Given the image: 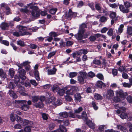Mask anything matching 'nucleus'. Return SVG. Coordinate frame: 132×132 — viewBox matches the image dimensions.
<instances>
[{"label": "nucleus", "instance_id": "nucleus-1", "mask_svg": "<svg viewBox=\"0 0 132 132\" xmlns=\"http://www.w3.org/2000/svg\"><path fill=\"white\" fill-rule=\"evenodd\" d=\"M13 102L15 107H20L21 109L23 111H27L29 108L28 105L26 104L27 101L26 100H15Z\"/></svg>", "mask_w": 132, "mask_h": 132}, {"label": "nucleus", "instance_id": "nucleus-2", "mask_svg": "<svg viewBox=\"0 0 132 132\" xmlns=\"http://www.w3.org/2000/svg\"><path fill=\"white\" fill-rule=\"evenodd\" d=\"M116 97H114L113 101L115 102H117L120 101V98L122 99L125 98L128 95L126 92H123L122 89H119L116 92Z\"/></svg>", "mask_w": 132, "mask_h": 132}, {"label": "nucleus", "instance_id": "nucleus-3", "mask_svg": "<svg viewBox=\"0 0 132 132\" xmlns=\"http://www.w3.org/2000/svg\"><path fill=\"white\" fill-rule=\"evenodd\" d=\"M84 33V32H81V31H78V33L75 35L74 36L76 39L80 42L83 43L84 41L82 39L87 38L90 34V33L89 32H86L85 34Z\"/></svg>", "mask_w": 132, "mask_h": 132}, {"label": "nucleus", "instance_id": "nucleus-4", "mask_svg": "<svg viewBox=\"0 0 132 132\" xmlns=\"http://www.w3.org/2000/svg\"><path fill=\"white\" fill-rule=\"evenodd\" d=\"M28 6L30 7V9H34L32 11L31 13L32 16L35 17H36L39 16L40 15V13L38 11L37 7L33 6L32 3L28 4Z\"/></svg>", "mask_w": 132, "mask_h": 132}, {"label": "nucleus", "instance_id": "nucleus-5", "mask_svg": "<svg viewBox=\"0 0 132 132\" xmlns=\"http://www.w3.org/2000/svg\"><path fill=\"white\" fill-rule=\"evenodd\" d=\"M80 75L78 77V80L81 84H83L84 83V80L87 78V73L85 72H80Z\"/></svg>", "mask_w": 132, "mask_h": 132}, {"label": "nucleus", "instance_id": "nucleus-6", "mask_svg": "<svg viewBox=\"0 0 132 132\" xmlns=\"http://www.w3.org/2000/svg\"><path fill=\"white\" fill-rule=\"evenodd\" d=\"M65 88L66 89L65 92L67 94L72 95L74 92L76 91V87L74 86L67 87Z\"/></svg>", "mask_w": 132, "mask_h": 132}, {"label": "nucleus", "instance_id": "nucleus-7", "mask_svg": "<svg viewBox=\"0 0 132 132\" xmlns=\"http://www.w3.org/2000/svg\"><path fill=\"white\" fill-rule=\"evenodd\" d=\"M18 73L19 77L22 80H24L26 78L25 76L26 72L24 69L22 68H19L18 70Z\"/></svg>", "mask_w": 132, "mask_h": 132}, {"label": "nucleus", "instance_id": "nucleus-8", "mask_svg": "<svg viewBox=\"0 0 132 132\" xmlns=\"http://www.w3.org/2000/svg\"><path fill=\"white\" fill-rule=\"evenodd\" d=\"M16 84L17 87L18 88V92L20 94L23 96H27V94L25 92V90L24 87H22L21 85L19 84Z\"/></svg>", "mask_w": 132, "mask_h": 132}, {"label": "nucleus", "instance_id": "nucleus-9", "mask_svg": "<svg viewBox=\"0 0 132 132\" xmlns=\"http://www.w3.org/2000/svg\"><path fill=\"white\" fill-rule=\"evenodd\" d=\"M114 107L116 109H117L116 111V112L118 114H120L121 112H122V110L123 111H125L126 110L125 107L123 106L121 107L118 104H115Z\"/></svg>", "mask_w": 132, "mask_h": 132}, {"label": "nucleus", "instance_id": "nucleus-10", "mask_svg": "<svg viewBox=\"0 0 132 132\" xmlns=\"http://www.w3.org/2000/svg\"><path fill=\"white\" fill-rule=\"evenodd\" d=\"M114 95V93L112 90L109 89L107 91L106 94L107 98L109 99H111Z\"/></svg>", "mask_w": 132, "mask_h": 132}, {"label": "nucleus", "instance_id": "nucleus-11", "mask_svg": "<svg viewBox=\"0 0 132 132\" xmlns=\"http://www.w3.org/2000/svg\"><path fill=\"white\" fill-rule=\"evenodd\" d=\"M67 130L66 128L62 125H61L59 126V129L55 131H54L52 132H67Z\"/></svg>", "mask_w": 132, "mask_h": 132}, {"label": "nucleus", "instance_id": "nucleus-12", "mask_svg": "<svg viewBox=\"0 0 132 132\" xmlns=\"http://www.w3.org/2000/svg\"><path fill=\"white\" fill-rule=\"evenodd\" d=\"M119 8L120 10L124 13H128L129 11V9L125 8L123 5H119Z\"/></svg>", "mask_w": 132, "mask_h": 132}, {"label": "nucleus", "instance_id": "nucleus-13", "mask_svg": "<svg viewBox=\"0 0 132 132\" xmlns=\"http://www.w3.org/2000/svg\"><path fill=\"white\" fill-rule=\"evenodd\" d=\"M13 35L16 36H18L20 35L23 36L26 35H31V34L30 33L27 32H23L21 33L19 32H15L13 33Z\"/></svg>", "mask_w": 132, "mask_h": 132}, {"label": "nucleus", "instance_id": "nucleus-14", "mask_svg": "<svg viewBox=\"0 0 132 132\" xmlns=\"http://www.w3.org/2000/svg\"><path fill=\"white\" fill-rule=\"evenodd\" d=\"M9 26V23L3 22L1 24L0 27L2 29L5 30L7 29Z\"/></svg>", "mask_w": 132, "mask_h": 132}, {"label": "nucleus", "instance_id": "nucleus-15", "mask_svg": "<svg viewBox=\"0 0 132 132\" xmlns=\"http://www.w3.org/2000/svg\"><path fill=\"white\" fill-rule=\"evenodd\" d=\"M86 123L90 128L93 129H94L95 128V124L91 121L87 120H86Z\"/></svg>", "mask_w": 132, "mask_h": 132}, {"label": "nucleus", "instance_id": "nucleus-16", "mask_svg": "<svg viewBox=\"0 0 132 132\" xmlns=\"http://www.w3.org/2000/svg\"><path fill=\"white\" fill-rule=\"evenodd\" d=\"M57 70V69L54 66L52 69L48 70V75H54L55 74Z\"/></svg>", "mask_w": 132, "mask_h": 132}, {"label": "nucleus", "instance_id": "nucleus-17", "mask_svg": "<svg viewBox=\"0 0 132 132\" xmlns=\"http://www.w3.org/2000/svg\"><path fill=\"white\" fill-rule=\"evenodd\" d=\"M96 86L100 88H101L102 86L105 87L106 85L101 81H97Z\"/></svg>", "mask_w": 132, "mask_h": 132}, {"label": "nucleus", "instance_id": "nucleus-18", "mask_svg": "<svg viewBox=\"0 0 132 132\" xmlns=\"http://www.w3.org/2000/svg\"><path fill=\"white\" fill-rule=\"evenodd\" d=\"M55 121H56L57 122L59 123H62V122L63 123V125L65 126H67L69 124V121L68 120H66L64 121H63L61 120L55 119Z\"/></svg>", "mask_w": 132, "mask_h": 132}, {"label": "nucleus", "instance_id": "nucleus-19", "mask_svg": "<svg viewBox=\"0 0 132 132\" xmlns=\"http://www.w3.org/2000/svg\"><path fill=\"white\" fill-rule=\"evenodd\" d=\"M117 127L118 129L120 130L123 132H128V131L126 129V128L124 126L119 125H117Z\"/></svg>", "mask_w": 132, "mask_h": 132}, {"label": "nucleus", "instance_id": "nucleus-20", "mask_svg": "<svg viewBox=\"0 0 132 132\" xmlns=\"http://www.w3.org/2000/svg\"><path fill=\"white\" fill-rule=\"evenodd\" d=\"M29 97L32 98V101L33 102L35 103L38 101L39 99V97L37 96H32L31 94L29 95Z\"/></svg>", "mask_w": 132, "mask_h": 132}, {"label": "nucleus", "instance_id": "nucleus-21", "mask_svg": "<svg viewBox=\"0 0 132 132\" xmlns=\"http://www.w3.org/2000/svg\"><path fill=\"white\" fill-rule=\"evenodd\" d=\"M17 28H18L19 31V32L22 33L24 32L26 29V28L23 26H18L17 27Z\"/></svg>", "mask_w": 132, "mask_h": 132}, {"label": "nucleus", "instance_id": "nucleus-22", "mask_svg": "<svg viewBox=\"0 0 132 132\" xmlns=\"http://www.w3.org/2000/svg\"><path fill=\"white\" fill-rule=\"evenodd\" d=\"M22 125L24 126L27 125H31L33 124V123L31 121H29V120L26 119L24 120L22 122Z\"/></svg>", "mask_w": 132, "mask_h": 132}, {"label": "nucleus", "instance_id": "nucleus-23", "mask_svg": "<svg viewBox=\"0 0 132 132\" xmlns=\"http://www.w3.org/2000/svg\"><path fill=\"white\" fill-rule=\"evenodd\" d=\"M86 27V24L85 23L82 24L80 26L78 31H81V32L85 33V28Z\"/></svg>", "mask_w": 132, "mask_h": 132}, {"label": "nucleus", "instance_id": "nucleus-24", "mask_svg": "<svg viewBox=\"0 0 132 132\" xmlns=\"http://www.w3.org/2000/svg\"><path fill=\"white\" fill-rule=\"evenodd\" d=\"M127 34L129 35L132 36V27L130 26H127Z\"/></svg>", "mask_w": 132, "mask_h": 132}, {"label": "nucleus", "instance_id": "nucleus-25", "mask_svg": "<svg viewBox=\"0 0 132 132\" xmlns=\"http://www.w3.org/2000/svg\"><path fill=\"white\" fill-rule=\"evenodd\" d=\"M88 51L86 49H81L78 51V54L79 55H81L82 54L84 55H86L87 54Z\"/></svg>", "mask_w": 132, "mask_h": 132}, {"label": "nucleus", "instance_id": "nucleus-26", "mask_svg": "<svg viewBox=\"0 0 132 132\" xmlns=\"http://www.w3.org/2000/svg\"><path fill=\"white\" fill-rule=\"evenodd\" d=\"M76 14L75 13H74L72 12L71 9H69V12L67 15L68 17H74L76 16Z\"/></svg>", "mask_w": 132, "mask_h": 132}, {"label": "nucleus", "instance_id": "nucleus-27", "mask_svg": "<svg viewBox=\"0 0 132 132\" xmlns=\"http://www.w3.org/2000/svg\"><path fill=\"white\" fill-rule=\"evenodd\" d=\"M9 94L11 96L14 98H17V96L15 93L12 90H10L9 91Z\"/></svg>", "mask_w": 132, "mask_h": 132}, {"label": "nucleus", "instance_id": "nucleus-28", "mask_svg": "<svg viewBox=\"0 0 132 132\" xmlns=\"http://www.w3.org/2000/svg\"><path fill=\"white\" fill-rule=\"evenodd\" d=\"M124 111H123L121 112V113L120 116V117L123 119H125L128 117L127 114L123 112Z\"/></svg>", "mask_w": 132, "mask_h": 132}, {"label": "nucleus", "instance_id": "nucleus-29", "mask_svg": "<svg viewBox=\"0 0 132 132\" xmlns=\"http://www.w3.org/2000/svg\"><path fill=\"white\" fill-rule=\"evenodd\" d=\"M75 97L76 100L77 101L80 102L81 101V97L79 93H76L75 95Z\"/></svg>", "mask_w": 132, "mask_h": 132}, {"label": "nucleus", "instance_id": "nucleus-30", "mask_svg": "<svg viewBox=\"0 0 132 132\" xmlns=\"http://www.w3.org/2000/svg\"><path fill=\"white\" fill-rule=\"evenodd\" d=\"M124 5L126 8H128L131 6L132 4L129 2L127 1L124 2Z\"/></svg>", "mask_w": 132, "mask_h": 132}, {"label": "nucleus", "instance_id": "nucleus-31", "mask_svg": "<svg viewBox=\"0 0 132 132\" xmlns=\"http://www.w3.org/2000/svg\"><path fill=\"white\" fill-rule=\"evenodd\" d=\"M34 106L36 108H41L44 107V105L42 102H41L35 104H34Z\"/></svg>", "mask_w": 132, "mask_h": 132}, {"label": "nucleus", "instance_id": "nucleus-32", "mask_svg": "<svg viewBox=\"0 0 132 132\" xmlns=\"http://www.w3.org/2000/svg\"><path fill=\"white\" fill-rule=\"evenodd\" d=\"M97 104L94 101H93L92 102V107L94 110H97L98 109V107L97 105Z\"/></svg>", "mask_w": 132, "mask_h": 132}, {"label": "nucleus", "instance_id": "nucleus-33", "mask_svg": "<svg viewBox=\"0 0 132 132\" xmlns=\"http://www.w3.org/2000/svg\"><path fill=\"white\" fill-rule=\"evenodd\" d=\"M34 75L36 80H40L39 77V73L38 70H35Z\"/></svg>", "mask_w": 132, "mask_h": 132}, {"label": "nucleus", "instance_id": "nucleus-34", "mask_svg": "<svg viewBox=\"0 0 132 132\" xmlns=\"http://www.w3.org/2000/svg\"><path fill=\"white\" fill-rule=\"evenodd\" d=\"M124 27V25L123 24H121L118 30V33L121 34L122 32Z\"/></svg>", "mask_w": 132, "mask_h": 132}, {"label": "nucleus", "instance_id": "nucleus-35", "mask_svg": "<svg viewBox=\"0 0 132 132\" xmlns=\"http://www.w3.org/2000/svg\"><path fill=\"white\" fill-rule=\"evenodd\" d=\"M110 16L112 19H115L116 17V14L115 12H111L110 14Z\"/></svg>", "mask_w": 132, "mask_h": 132}, {"label": "nucleus", "instance_id": "nucleus-36", "mask_svg": "<svg viewBox=\"0 0 132 132\" xmlns=\"http://www.w3.org/2000/svg\"><path fill=\"white\" fill-rule=\"evenodd\" d=\"M66 89L64 88L63 89H61L59 90V93L61 96H63L64 93L65 92V90Z\"/></svg>", "mask_w": 132, "mask_h": 132}, {"label": "nucleus", "instance_id": "nucleus-37", "mask_svg": "<svg viewBox=\"0 0 132 132\" xmlns=\"http://www.w3.org/2000/svg\"><path fill=\"white\" fill-rule=\"evenodd\" d=\"M94 95V97L96 100H101L102 99V96L99 94H95Z\"/></svg>", "mask_w": 132, "mask_h": 132}, {"label": "nucleus", "instance_id": "nucleus-38", "mask_svg": "<svg viewBox=\"0 0 132 132\" xmlns=\"http://www.w3.org/2000/svg\"><path fill=\"white\" fill-rule=\"evenodd\" d=\"M56 51H53L50 52L48 54L47 58L48 59L51 58L52 57L54 56L55 54Z\"/></svg>", "mask_w": 132, "mask_h": 132}, {"label": "nucleus", "instance_id": "nucleus-39", "mask_svg": "<svg viewBox=\"0 0 132 132\" xmlns=\"http://www.w3.org/2000/svg\"><path fill=\"white\" fill-rule=\"evenodd\" d=\"M126 68L125 66H120L119 68V70L121 72H126Z\"/></svg>", "mask_w": 132, "mask_h": 132}, {"label": "nucleus", "instance_id": "nucleus-40", "mask_svg": "<svg viewBox=\"0 0 132 132\" xmlns=\"http://www.w3.org/2000/svg\"><path fill=\"white\" fill-rule=\"evenodd\" d=\"M9 74L11 76V78H12L14 74V71L13 69H9Z\"/></svg>", "mask_w": 132, "mask_h": 132}, {"label": "nucleus", "instance_id": "nucleus-41", "mask_svg": "<svg viewBox=\"0 0 132 132\" xmlns=\"http://www.w3.org/2000/svg\"><path fill=\"white\" fill-rule=\"evenodd\" d=\"M87 117L86 113L85 112H83L82 114V118L83 119L84 121H86L87 120Z\"/></svg>", "mask_w": 132, "mask_h": 132}, {"label": "nucleus", "instance_id": "nucleus-42", "mask_svg": "<svg viewBox=\"0 0 132 132\" xmlns=\"http://www.w3.org/2000/svg\"><path fill=\"white\" fill-rule=\"evenodd\" d=\"M113 29L110 28L107 33L108 35L109 36H112L113 34Z\"/></svg>", "mask_w": 132, "mask_h": 132}, {"label": "nucleus", "instance_id": "nucleus-43", "mask_svg": "<svg viewBox=\"0 0 132 132\" xmlns=\"http://www.w3.org/2000/svg\"><path fill=\"white\" fill-rule=\"evenodd\" d=\"M60 115V117H62L63 118H67L68 116V114L66 112H64L61 113Z\"/></svg>", "mask_w": 132, "mask_h": 132}, {"label": "nucleus", "instance_id": "nucleus-44", "mask_svg": "<svg viewBox=\"0 0 132 132\" xmlns=\"http://www.w3.org/2000/svg\"><path fill=\"white\" fill-rule=\"evenodd\" d=\"M5 9L6 14L7 15L9 14L10 13H11L10 9L9 7L6 6L5 7Z\"/></svg>", "mask_w": 132, "mask_h": 132}, {"label": "nucleus", "instance_id": "nucleus-45", "mask_svg": "<svg viewBox=\"0 0 132 132\" xmlns=\"http://www.w3.org/2000/svg\"><path fill=\"white\" fill-rule=\"evenodd\" d=\"M87 76L89 77L92 78L95 76V74L93 72L90 71L88 73Z\"/></svg>", "mask_w": 132, "mask_h": 132}, {"label": "nucleus", "instance_id": "nucleus-46", "mask_svg": "<svg viewBox=\"0 0 132 132\" xmlns=\"http://www.w3.org/2000/svg\"><path fill=\"white\" fill-rule=\"evenodd\" d=\"M68 116L70 117L73 118H75L76 116L75 114L73 113L72 111H70L69 112Z\"/></svg>", "mask_w": 132, "mask_h": 132}, {"label": "nucleus", "instance_id": "nucleus-47", "mask_svg": "<svg viewBox=\"0 0 132 132\" xmlns=\"http://www.w3.org/2000/svg\"><path fill=\"white\" fill-rule=\"evenodd\" d=\"M59 88L57 86H52V89L54 92H57L59 90Z\"/></svg>", "mask_w": 132, "mask_h": 132}, {"label": "nucleus", "instance_id": "nucleus-48", "mask_svg": "<svg viewBox=\"0 0 132 132\" xmlns=\"http://www.w3.org/2000/svg\"><path fill=\"white\" fill-rule=\"evenodd\" d=\"M16 120L17 121V122L19 123H22L23 120L22 118L16 115Z\"/></svg>", "mask_w": 132, "mask_h": 132}, {"label": "nucleus", "instance_id": "nucleus-49", "mask_svg": "<svg viewBox=\"0 0 132 132\" xmlns=\"http://www.w3.org/2000/svg\"><path fill=\"white\" fill-rule=\"evenodd\" d=\"M10 118L12 122H14L15 120L14 116V113H12L10 115Z\"/></svg>", "mask_w": 132, "mask_h": 132}, {"label": "nucleus", "instance_id": "nucleus-50", "mask_svg": "<svg viewBox=\"0 0 132 132\" xmlns=\"http://www.w3.org/2000/svg\"><path fill=\"white\" fill-rule=\"evenodd\" d=\"M82 108L81 107H80L78 109L75 110V113H78L82 111Z\"/></svg>", "mask_w": 132, "mask_h": 132}, {"label": "nucleus", "instance_id": "nucleus-51", "mask_svg": "<svg viewBox=\"0 0 132 132\" xmlns=\"http://www.w3.org/2000/svg\"><path fill=\"white\" fill-rule=\"evenodd\" d=\"M122 84L123 86L125 87L130 88L131 86V85L130 84L124 82L122 83Z\"/></svg>", "mask_w": 132, "mask_h": 132}, {"label": "nucleus", "instance_id": "nucleus-52", "mask_svg": "<svg viewBox=\"0 0 132 132\" xmlns=\"http://www.w3.org/2000/svg\"><path fill=\"white\" fill-rule=\"evenodd\" d=\"M101 62L100 60H93L92 64H94L97 65H99L100 64Z\"/></svg>", "mask_w": 132, "mask_h": 132}, {"label": "nucleus", "instance_id": "nucleus-53", "mask_svg": "<svg viewBox=\"0 0 132 132\" xmlns=\"http://www.w3.org/2000/svg\"><path fill=\"white\" fill-rule=\"evenodd\" d=\"M8 87L10 89H13L15 87V85L12 82H10L8 85Z\"/></svg>", "mask_w": 132, "mask_h": 132}, {"label": "nucleus", "instance_id": "nucleus-54", "mask_svg": "<svg viewBox=\"0 0 132 132\" xmlns=\"http://www.w3.org/2000/svg\"><path fill=\"white\" fill-rule=\"evenodd\" d=\"M29 47L30 48L32 49H35L37 48L38 46L35 44H30Z\"/></svg>", "mask_w": 132, "mask_h": 132}, {"label": "nucleus", "instance_id": "nucleus-55", "mask_svg": "<svg viewBox=\"0 0 132 132\" xmlns=\"http://www.w3.org/2000/svg\"><path fill=\"white\" fill-rule=\"evenodd\" d=\"M78 51L73 53L71 55H72L74 58H76L78 57L77 56L78 55H79L78 54Z\"/></svg>", "mask_w": 132, "mask_h": 132}, {"label": "nucleus", "instance_id": "nucleus-56", "mask_svg": "<svg viewBox=\"0 0 132 132\" xmlns=\"http://www.w3.org/2000/svg\"><path fill=\"white\" fill-rule=\"evenodd\" d=\"M105 126L104 125H102L100 126L98 128L99 131H102L105 129Z\"/></svg>", "mask_w": 132, "mask_h": 132}, {"label": "nucleus", "instance_id": "nucleus-57", "mask_svg": "<svg viewBox=\"0 0 132 132\" xmlns=\"http://www.w3.org/2000/svg\"><path fill=\"white\" fill-rule=\"evenodd\" d=\"M57 11L56 8H52L50 10V12L52 14H54Z\"/></svg>", "mask_w": 132, "mask_h": 132}, {"label": "nucleus", "instance_id": "nucleus-58", "mask_svg": "<svg viewBox=\"0 0 132 132\" xmlns=\"http://www.w3.org/2000/svg\"><path fill=\"white\" fill-rule=\"evenodd\" d=\"M24 132H31V128L30 127L27 126L24 129Z\"/></svg>", "mask_w": 132, "mask_h": 132}, {"label": "nucleus", "instance_id": "nucleus-59", "mask_svg": "<svg viewBox=\"0 0 132 132\" xmlns=\"http://www.w3.org/2000/svg\"><path fill=\"white\" fill-rule=\"evenodd\" d=\"M119 5L118 4H116L115 3L110 4L109 5L110 7L113 8H116L118 7Z\"/></svg>", "mask_w": 132, "mask_h": 132}, {"label": "nucleus", "instance_id": "nucleus-60", "mask_svg": "<svg viewBox=\"0 0 132 132\" xmlns=\"http://www.w3.org/2000/svg\"><path fill=\"white\" fill-rule=\"evenodd\" d=\"M62 101L61 100H58L55 102V105H59L62 104Z\"/></svg>", "mask_w": 132, "mask_h": 132}, {"label": "nucleus", "instance_id": "nucleus-61", "mask_svg": "<svg viewBox=\"0 0 132 132\" xmlns=\"http://www.w3.org/2000/svg\"><path fill=\"white\" fill-rule=\"evenodd\" d=\"M48 116L47 114L45 113H43L42 114V117L44 120H46L48 118Z\"/></svg>", "mask_w": 132, "mask_h": 132}, {"label": "nucleus", "instance_id": "nucleus-62", "mask_svg": "<svg viewBox=\"0 0 132 132\" xmlns=\"http://www.w3.org/2000/svg\"><path fill=\"white\" fill-rule=\"evenodd\" d=\"M22 128V126L19 124H16L14 126V128L15 129H21Z\"/></svg>", "mask_w": 132, "mask_h": 132}, {"label": "nucleus", "instance_id": "nucleus-63", "mask_svg": "<svg viewBox=\"0 0 132 132\" xmlns=\"http://www.w3.org/2000/svg\"><path fill=\"white\" fill-rule=\"evenodd\" d=\"M77 75V73L75 72H70L69 74L71 78L73 77L76 76Z\"/></svg>", "mask_w": 132, "mask_h": 132}, {"label": "nucleus", "instance_id": "nucleus-64", "mask_svg": "<svg viewBox=\"0 0 132 132\" xmlns=\"http://www.w3.org/2000/svg\"><path fill=\"white\" fill-rule=\"evenodd\" d=\"M127 101L129 103L132 102V97L130 96H128L126 98Z\"/></svg>", "mask_w": 132, "mask_h": 132}]
</instances>
